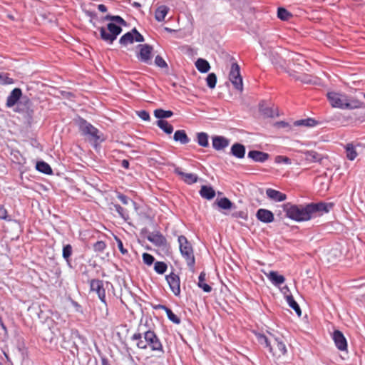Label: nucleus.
I'll return each instance as SVG.
<instances>
[{"mask_svg":"<svg viewBox=\"0 0 365 365\" xmlns=\"http://www.w3.org/2000/svg\"><path fill=\"white\" fill-rule=\"evenodd\" d=\"M277 16L283 21L288 20L292 14L284 8H279L277 11Z\"/></svg>","mask_w":365,"mask_h":365,"instance_id":"nucleus-44","label":"nucleus"},{"mask_svg":"<svg viewBox=\"0 0 365 365\" xmlns=\"http://www.w3.org/2000/svg\"><path fill=\"white\" fill-rule=\"evenodd\" d=\"M133 42H134V35L133 34V31L130 32H128V33L125 34L124 35H123L119 40V43L124 46H126L128 44H131Z\"/></svg>","mask_w":365,"mask_h":365,"instance_id":"nucleus-36","label":"nucleus"},{"mask_svg":"<svg viewBox=\"0 0 365 365\" xmlns=\"http://www.w3.org/2000/svg\"><path fill=\"white\" fill-rule=\"evenodd\" d=\"M138 115L143 120H150V114L146 110L138 111Z\"/></svg>","mask_w":365,"mask_h":365,"instance_id":"nucleus-54","label":"nucleus"},{"mask_svg":"<svg viewBox=\"0 0 365 365\" xmlns=\"http://www.w3.org/2000/svg\"><path fill=\"white\" fill-rule=\"evenodd\" d=\"M178 242L182 256L185 259L187 266L193 269L195 264V259L192 245L186 237L183 235L178 237Z\"/></svg>","mask_w":365,"mask_h":365,"instance_id":"nucleus-4","label":"nucleus"},{"mask_svg":"<svg viewBox=\"0 0 365 365\" xmlns=\"http://www.w3.org/2000/svg\"><path fill=\"white\" fill-rule=\"evenodd\" d=\"M173 112L171 110H165L161 108L155 109L154 110V115L159 120H164V118H168L173 116Z\"/></svg>","mask_w":365,"mask_h":365,"instance_id":"nucleus-35","label":"nucleus"},{"mask_svg":"<svg viewBox=\"0 0 365 365\" xmlns=\"http://www.w3.org/2000/svg\"><path fill=\"white\" fill-rule=\"evenodd\" d=\"M78 125L81 133L88 138L90 140L98 142L101 140L100 131L83 118H80Z\"/></svg>","mask_w":365,"mask_h":365,"instance_id":"nucleus-6","label":"nucleus"},{"mask_svg":"<svg viewBox=\"0 0 365 365\" xmlns=\"http://www.w3.org/2000/svg\"><path fill=\"white\" fill-rule=\"evenodd\" d=\"M98 30L101 39L110 44L113 43L117 36L122 32L121 27L113 23H109L107 28L100 27Z\"/></svg>","mask_w":365,"mask_h":365,"instance_id":"nucleus-5","label":"nucleus"},{"mask_svg":"<svg viewBox=\"0 0 365 365\" xmlns=\"http://www.w3.org/2000/svg\"><path fill=\"white\" fill-rule=\"evenodd\" d=\"M289 76H292L296 81H301L304 83H311L312 81V76L305 73L297 71L296 69H292L289 71Z\"/></svg>","mask_w":365,"mask_h":365,"instance_id":"nucleus-19","label":"nucleus"},{"mask_svg":"<svg viewBox=\"0 0 365 365\" xmlns=\"http://www.w3.org/2000/svg\"><path fill=\"white\" fill-rule=\"evenodd\" d=\"M117 197L120 200V202L124 204V205H127L128 203V200L129 199L128 198L127 196H125V195L122 194V193H120L118 192V195H117Z\"/></svg>","mask_w":365,"mask_h":365,"instance_id":"nucleus-55","label":"nucleus"},{"mask_svg":"<svg viewBox=\"0 0 365 365\" xmlns=\"http://www.w3.org/2000/svg\"><path fill=\"white\" fill-rule=\"evenodd\" d=\"M229 145V140L222 136H215L212 138V146L217 150H220L225 148Z\"/></svg>","mask_w":365,"mask_h":365,"instance_id":"nucleus-20","label":"nucleus"},{"mask_svg":"<svg viewBox=\"0 0 365 365\" xmlns=\"http://www.w3.org/2000/svg\"><path fill=\"white\" fill-rule=\"evenodd\" d=\"M282 207L286 213V217L292 220L302 222L310 220L307 205H297L291 202H287L283 204Z\"/></svg>","mask_w":365,"mask_h":365,"instance_id":"nucleus-3","label":"nucleus"},{"mask_svg":"<svg viewBox=\"0 0 365 365\" xmlns=\"http://www.w3.org/2000/svg\"><path fill=\"white\" fill-rule=\"evenodd\" d=\"M305 160L308 163L320 162L322 160L321 155L314 150L307 151L304 153Z\"/></svg>","mask_w":365,"mask_h":365,"instance_id":"nucleus-30","label":"nucleus"},{"mask_svg":"<svg viewBox=\"0 0 365 365\" xmlns=\"http://www.w3.org/2000/svg\"><path fill=\"white\" fill-rule=\"evenodd\" d=\"M173 139L176 142H180L182 145H185L190 142V138L184 130H176L173 135Z\"/></svg>","mask_w":365,"mask_h":365,"instance_id":"nucleus-26","label":"nucleus"},{"mask_svg":"<svg viewBox=\"0 0 365 365\" xmlns=\"http://www.w3.org/2000/svg\"><path fill=\"white\" fill-rule=\"evenodd\" d=\"M142 257H143V261L144 264H145L148 266L152 265L155 262L154 257L149 253H146V252L143 253L142 255Z\"/></svg>","mask_w":365,"mask_h":365,"instance_id":"nucleus-46","label":"nucleus"},{"mask_svg":"<svg viewBox=\"0 0 365 365\" xmlns=\"http://www.w3.org/2000/svg\"><path fill=\"white\" fill-rule=\"evenodd\" d=\"M274 161L276 163L289 164L291 163L290 159L288 157L283 156V155L276 156Z\"/></svg>","mask_w":365,"mask_h":365,"instance_id":"nucleus-51","label":"nucleus"},{"mask_svg":"<svg viewBox=\"0 0 365 365\" xmlns=\"http://www.w3.org/2000/svg\"><path fill=\"white\" fill-rule=\"evenodd\" d=\"M115 240L117 242L118 248L119 249L121 254L123 255L128 254V250L125 248H124L123 244V242L121 241V240L118 238L117 237H115Z\"/></svg>","mask_w":365,"mask_h":365,"instance_id":"nucleus-52","label":"nucleus"},{"mask_svg":"<svg viewBox=\"0 0 365 365\" xmlns=\"http://www.w3.org/2000/svg\"><path fill=\"white\" fill-rule=\"evenodd\" d=\"M174 173L178 175L182 181L188 185L195 183L198 180L197 175L194 173H185L182 171L181 168L179 167L175 168Z\"/></svg>","mask_w":365,"mask_h":365,"instance_id":"nucleus-15","label":"nucleus"},{"mask_svg":"<svg viewBox=\"0 0 365 365\" xmlns=\"http://www.w3.org/2000/svg\"><path fill=\"white\" fill-rule=\"evenodd\" d=\"M110 210L111 211H115L118 214V215L125 220H127L129 218L128 211L126 209L122 207L118 204H115L112 202L110 205Z\"/></svg>","mask_w":365,"mask_h":365,"instance_id":"nucleus-25","label":"nucleus"},{"mask_svg":"<svg viewBox=\"0 0 365 365\" xmlns=\"http://www.w3.org/2000/svg\"><path fill=\"white\" fill-rule=\"evenodd\" d=\"M168 269V265L165 262L157 261L154 264V270L159 274H164Z\"/></svg>","mask_w":365,"mask_h":365,"instance_id":"nucleus-40","label":"nucleus"},{"mask_svg":"<svg viewBox=\"0 0 365 365\" xmlns=\"http://www.w3.org/2000/svg\"><path fill=\"white\" fill-rule=\"evenodd\" d=\"M106 19H110V20L114 21L115 22H116L120 25H123V26H125L126 24L125 21L123 18H121L120 16L108 15V16H106Z\"/></svg>","mask_w":365,"mask_h":365,"instance_id":"nucleus-47","label":"nucleus"},{"mask_svg":"<svg viewBox=\"0 0 365 365\" xmlns=\"http://www.w3.org/2000/svg\"><path fill=\"white\" fill-rule=\"evenodd\" d=\"M200 195L205 199L211 200L215 197V191L210 186L202 185L200 190Z\"/></svg>","mask_w":365,"mask_h":365,"instance_id":"nucleus-27","label":"nucleus"},{"mask_svg":"<svg viewBox=\"0 0 365 365\" xmlns=\"http://www.w3.org/2000/svg\"><path fill=\"white\" fill-rule=\"evenodd\" d=\"M22 96V91L20 88H16L10 93L6 100V106L8 108L13 107L20 99Z\"/></svg>","mask_w":365,"mask_h":365,"instance_id":"nucleus-18","label":"nucleus"},{"mask_svg":"<svg viewBox=\"0 0 365 365\" xmlns=\"http://www.w3.org/2000/svg\"><path fill=\"white\" fill-rule=\"evenodd\" d=\"M106 247L103 241H98L93 245V249L96 252H102Z\"/></svg>","mask_w":365,"mask_h":365,"instance_id":"nucleus-48","label":"nucleus"},{"mask_svg":"<svg viewBox=\"0 0 365 365\" xmlns=\"http://www.w3.org/2000/svg\"><path fill=\"white\" fill-rule=\"evenodd\" d=\"M361 145L359 143L352 142L347 143L344 148L345 149L346 157L349 160H354L359 152L361 150Z\"/></svg>","mask_w":365,"mask_h":365,"instance_id":"nucleus-11","label":"nucleus"},{"mask_svg":"<svg viewBox=\"0 0 365 365\" xmlns=\"http://www.w3.org/2000/svg\"><path fill=\"white\" fill-rule=\"evenodd\" d=\"M344 351H347V341L344 336Z\"/></svg>","mask_w":365,"mask_h":365,"instance_id":"nucleus-62","label":"nucleus"},{"mask_svg":"<svg viewBox=\"0 0 365 365\" xmlns=\"http://www.w3.org/2000/svg\"><path fill=\"white\" fill-rule=\"evenodd\" d=\"M121 165L124 168L128 169L129 168V162L127 160H123Z\"/></svg>","mask_w":365,"mask_h":365,"instance_id":"nucleus-60","label":"nucleus"},{"mask_svg":"<svg viewBox=\"0 0 365 365\" xmlns=\"http://www.w3.org/2000/svg\"><path fill=\"white\" fill-rule=\"evenodd\" d=\"M2 83H4L5 84H12V83H14V80L12 78H9V76H7L6 75H4Z\"/></svg>","mask_w":365,"mask_h":365,"instance_id":"nucleus-57","label":"nucleus"},{"mask_svg":"<svg viewBox=\"0 0 365 365\" xmlns=\"http://www.w3.org/2000/svg\"><path fill=\"white\" fill-rule=\"evenodd\" d=\"M231 154L235 157L242 159L245 155V147L240 143H235L231 147Z\"/></svg>","mask_w":365,"mask_h":365,"instance_id":"nucleus-22","label":"nucleus"},{"mask_svg":"<svg viewBox=\"0 0 365 365\" xmlns=\"http://www.w3.org/2000/svg\"><path fill=\"white\" fill-rule=\"evenodd\" d=\"M168 11H169V9L168 8V6H166L165 5H162L158 7V9H156L155 13V19L158 21H164L166 15L168 14Z\"/></svg>","mask_w":365,"mask_h":365,"instance_id":"nucleus-29","label":"nucleus"},{"mask_svg":"<svg viewBox=\"0 0 365 365\" xmlns=\"http://www.w3.org/2000/svg\"><path fill=\"white\" fill-rule=\"evenodd\" d=\"M133 34L134 35V41L136 42H143L144 41L143 36L136 30V29H133Z\"/></svg>","mask_w":365,"mask_h":365,"instance_id":"nucleus-53","label":"nucleus"},{"mask_svg":"<svg viewBox=\"0 0 365 365\" xmlns=\"http://www.w3.org/2000/svg\"><path fill=\"white\" fill-rule=\"evenodd\" d=\"M256 217L259 221L264 223H270L274 221L273 213L267 209H259L257 212Z\"/></svg>","mask_w":365,"mask_h":365,"instance_id":"nucleus-17","label":"nucleus"},{"mask_svg":"<svg viewBox=\"0 0 365 365\" xmlns=\"http://www.w3.org/2000/svg\"><path fill=\"white\" fill-rule=\"evenodd\" d=\"M327 100L333 108H342V95L339 92L329 91L327 93Z\"/></svg>","mask_w":365,"mask_h":365,"instance_id":"nucleus-14","label":"nucleus"},{"mask_svg":"<svg viewBox=\"0 0 365 365\" xmlns=\"http://www.w3.org/2000/svg\"><path fill=\"white\" fill-rule=\"evenodd\" d=\"M101 364L102 365H111L106 359H102Z\"/></svg>","mask_w":365,"mask_h":365,"instance_id":"nucleus-61","label":"nucleus"},{"mask_svg":"<svg viewBox=\"0 0 365 365\" xmlns=\"http://www.w3.org/2000/svg\"><path fill=\"white\" fill-rule=\"evenodd\" d=\"M165 279L170 287V290L175 296H180V279L178 274L172 272L165 276Z\"/></svg>","mask_w":365,"mask_h":365,"instance_id":"nucleus-9","label":"nucleus"},{"mask_svg":"<svg viewBox=\"0 0 365 365\" xmlns=\"http://www.w3.org/2000/svg\"><path fill=\"white\" fill-rule=\"evenodd\" d=\"M205 277L206 274L204 272H202L198 277V283L197 285L200 288H201L205 292H210L212 291V287L205 283Z\"/></svg>","mask_w":365,"mask_h":365,"instance_id":"nucleus-32","label":"nucleus"},{"mask_svg":"<svg viewBox=\"0 0 365 365\" xmlns=\"http://www.w3.org/2000/svg\"><path fill=\"white\" fill-rule=\"evenodd\" d=\"M255 335L257 341L268 348L269 352L274 360H278L287 354L286 344L282 339L274 336L269 339L260 333H257Z\"/></svg>","mask_w":365,"mask_h":365,"instance_id":"nucleus-2","label":"nucleus"},{"mask_svg":"<svg viewBox=\"0 0 365 365\" xmlns=\"http://www.w3.org/2000/svg\"><path fill=\"white\" fill-rule=\"evenodd\" d=\"M307 205L311 219L329 212L333 208L334 203L319 202L317 203H310Z\"/></svg>","mask_w":365,"mask_h":365,"instance_id":"nucleus-7","label":"nucleus"},{"mask_svg":"<svg viewBox=\"0 0 365 365\" xmlns=\"http://www.w3.org/2000/svg\"><path fill=\"white\" fill-rule=\"evenodd\" d=\"M268 279L275 286H279L285 282V278L283 275H280L276 271H271L267 274Z\"/></svg>","mask_w":365,"mask_h":365,"instance_id":"nucleus-23","label":"nucleus"},{"mask_svg":"<svg viewBox=\"0 0 365 365\" xmlns=\"http://www.w3.org/2000/svg\"><path fill=\"white\" fill-rule=\"evenodd\" d=\"M133 6L134 7L139 8V7H140V6H141V4H140V3H138V2H134V3L133 4Z\"/></svg>","mask_w":365,"mask_h":365,"instance_id":"nucleus-63","label":"nucleus"},{"mask_svg":"<svg viewBox=\"0 0 365 365\" xmlns=\"http://www.w3.org/2000/svg\"><path fill=\"white\" fill-rule=\"evenodd\" d=\"M131 340L136 342L138 349H149L155 354L153 356L160 357L164 354L163 344L154 331L149 329L143 332H136L132 335Z\"/></svg>","mask_w":365,"mask_h":365,"instance_id":"nucleus-1","label":"nucleus"},{"mask_svg":"<svg viewBox=\"0 0 365 365\" xmlns=\"http://www.w3.org/2000/svg\"><path fill=\"white\" fill-rule=\"evenodd\" d=\"M333 339L337 348L342 350V332L339 330H335L333 333Z\"/></svg>","mask_w":365,"mask_h":365,"instance_id":"nucleus-41","label":"nucleus"},{"mask_svg":"<svg viewBox=\"0 0 365 365\" xmlns=\"http://www.w3.org/2000/svg\"><path fill=\"white\" fill-rule=\"evenodd\" d=\"M98 9L100 11L104 13V12H106L107 11V8L105 5L103 4H99L98 6Z\"/></svg>","mask_w":365,"mask_h":365,"instance_id":"nucleus-59","label":"nucleus"},{"mask_svg":"<svg viewBox=\"0 0 365 365\" xmlns=\"http://www.w3.org/2000/svg\"><path fill=\"white\" fill-rule=\"evenodd\" d=\"M318 125V122L313 118H306L298 120L294 122L295 126L314 127Z\"/></svg>","mask_w":365,"mask_h":365,"instance_id":"nucleus-31","label":"nucleus"},{"mask_svg":"<svg viewBox=\"0 0 365 365\" xmlns=\"http://www.w3.org/2000/svg\"><path fill=\"white\" fill-rule=\"evenodd\" d=\"M232 215L235 218H241L245 220H247L248 218L247 212L242 210L235 212L232 214Z\"/></svg>","mask_w":365,"mask_h":365,"instance_id":"nucleus-50","label":"nucleus"},{"mask_svg":"<svg viewBox=\"0 0 365 365\" xmlns=\"http://www.w3.org/2000/svg\"><path fill=\"white\" fill-rule=\"evenodd\" d=\"M364 107L365 103L364 102L355 98L347 99L346 102L344 103V108L356 109Z\"/></svg>","mask_w":365,"mask_h":365,"instance_id":"nucleus-24","label":"nucleus"},{"mask_svg":"<svg viewBox=\"0 0 365 365\" xmlns=\"http://www.w3.org/2000/svg\"><path fill=\"white\" fill-rule=\"evenodd\" d=\"M229 79L236 90L240 92L243 91V81L240 74V66L236 62L232 63L231 65Z\"/></svg>","mask_w":365,"mask_h":365,"instance_id":"nucleus-8","label":"nucleus"},{"mask_svg":"<svg viewBox=\"0 0 365 365\" xmlns=\"http://www.w3.org/2000/svg\"><path fill=\"white\" fill-rule=\"evenodd\" d=\"M7 217L6 210L1 205H0V220H5Z\"/></svg>","mask_w":365,"mask_h":365,"instance_id":"nucleus-56","label":"nucleus"},{"mask_svg":"<svg viewBox=\"0 0 365 365\" xmlns=\"http://www.w3.org/2000/svg\"><path fill=\"white\" fill-rule=\"evenodd\" d=\"M155 63L160 68H168L167 63L160 56H157L155 57Z\"/></svg>","mask_w":365,"mask_h":365,"instance_id":"nucleus-49","label":"nucleus"},{"mask_svg":"<svg viewBox=\"0 0 365 365\" xmlns=\"http://www.w3.org/2000/svg\"><path fill=\"white\" fill-rule=\"evenodd\" d=\"M4 75L0 74V81L2 82L4 79Z\"/></svg>","mask_w":365,"mask_h":365,"instance_id":"nucleus-64","label":"nucleus"},{"mask_svg":"<svg viewBox=\"0 0 365 365\" xmlns=\"http://www.w3.org/2000/svg\"><path fill=\"white\" fill-rule=\"evenodd\" d=\"M73 252V248L71 245H66L63 247V257L68 261Z\"/></svg>","mask_w":365,"mask_h":365,"instance_id":"nucleus-45","label":"nucleus"},{"mask_svg":"<svg viewBox=\"0 0 365 365\" xmlns=\"http://www.w3.org/2000/svg\"><path fill=\"white\" fill-rule=\"evenodd\" d=\"M197 141L199 145L202 147H207L208 143V135L205 133H198L197 135Z\"/></svg>","mask_w":365,"mask_h":365,"instance_id":"nucleus-39","label":"nucleus"},{"mask_svg":"<svg viewBox=\"0 0 365 365\" xmlns=\"http://www.w3.org/2000/svg\"><path fill=\"white\" fill-rule=\"evenodd\" d=\"M160 308L164 309L167 314L168 318L173 323L178 324L180 323V318L175 315L173 311L164 305H160Z\"/></svg>","mask_w":365,"mask_h":365,"instance_id":"nucleus-37","label":"nucleus"},{"mask_svg":"<svg viewBox=\"0 0 365 365\" xmlns=\"http://www.w3.org/2000/svg\"><path fill=\"white\" fill-rule=\"evenodd\" d=\"M138 47L140 48V51L137 55L138 58L145 63H150L153 47L148 44H140Z\"/></svg>","mask_w":365,"mask_h":365,"instance_id":"nucleus-12","label":"nucleus"},{"mask_svg":"<svg viewBox=\"0 0 365 365\" xmlns=\"http://www.w3.org/2000/svg\"><path fill=\"white\" fill-rule=\"evenodd\" d=\"M287 302L289 306L292 308L295 312L297 313L298 317L302 315V310L298 304V303L294 300L292 295H287L286 296Z\"/></svg>","mask_w":365,"mask_h":365,"instance_id":"nucleus-33","label":"nucleus"},{"mask_svg":"<svg viewBox=\"0 0 365 365\" xmlns=\"http://www.w3.org/2000/svg\"><path fill=\"white\" fill-rule=\"evenodd\" d=\"M36 168L37 170L44 174H51L52 169L51 166L46 162L41 161L36 163Z\"/></svg>","mask_w":365,"mask_h":365,"instance_id":"nucleus-38","label":"nucleus"},{"mask_svg":"<svg viewBox=\"0 0 365 365\" xmlns=\"http://www.w3.org/2000/svg\"><path fill=\"white\" fill-rule=\"evenodd\" d=\"M91 292H96L100 300L106 304V290L103 287V282L100 279H91L89 282Z\"/></svg>","mask_w":365,"mask_h":365,"instance_id":"nucleus-10","label":"nucleus"},{"mask_svg":"<svg viewBox=\"0 0 365 365\" xmlns=\"http://www.w3.org/2000/svg\"><path fill=\"white\" fill-rule=\"evenodd\" d=\"M157 125L162 129L166 134H171L173 131V126L165 120H158Z\"/></svg>","mask_w":365,"mask_h":365,"instance_id":"nucleus-34","label":"nucleus"},{"mask_svg":"<svg viewBox=\"0 0 365 365\" xmlns=\"http://www.w3.org/2000/svg\"><path fill=\"white\" fill-rule=\"evenodd\" d=\"M217 205L222 209L228 210L232 207V203L228 198L223 197L217 201Z\"/></svg>","mask_w":365,"mask_h":365,"instance_id":"nucleus-42","label":"nucleus"},{"mask_svg":"<svg viewBox=\"0 0 365 365\" xmlns=\"http://www.w3.org/2000/svg\"><path fill=\"white\" fill-rule=\"evenodd\" d=\"M248 157L255 162L263 163L269 158V154L262 151L251 150L248 153Z\"/></svg>","mask_w":365,"mask_h":365,"instance_id":"nucleus-21","label":"nucleus"},{"mask_svg":"<svg viewBox=\"0 0 365 365\" xmlns=\"http://www.w3.org/2000/svg\"><path fill=\"white\" fill-rule=\"evenodd\" d=\"M195 67L200 73H207L210 69V65L209 62L203 58H198L195 61Z\"/></svg>","mask_w":365,"mask_h":365,"instance_id":"nucleus-28","label":"nucleus"},{"mask_svg":"<svg viewBox=\"0 0 365 365\" xmlns=\"http://www.w3.org/2000/svg\"><path fill=\"white\" fill-rule=\"evenodd\" d=\"M148 241L157 247H164L167 245L166 238L160 232H152L147 236Z\"/></svg>","mask_w":365,"mask_h":365,"instance_id":"nucleus-13","label":"nucleus"},{"mask_svg":"<svg viewBox=\"0 0 365 365\" xmlns=\"http://www.w3.org/2000/svg\"><path fill=\"white\" fill-rule=\"evenodd\" d=\"M266 195L269 200L274 202H283L287 197L285 193L272 188H267L266 190Z\"/></svg>","mask_w":365,"mask_h":365,"instance_id":"nucleus-16","label":"nucleus"},{"mask_svg":"<svg viewBox=\"0 0 365 365\" xmlns=\"http://www.w3.org/2000/svg\"><path fill=\"white\" fill-rule=\"evenodd\" d=\"M276 125L279 128H285L289 125V124L284 121H279L276 123Z\"/></svg>","mask_w":365,"mask_h":365,"instance_id":"nucleus-58","label":"nucleus"},{"mask_svg":"<svg viewBox=\"0 0 365 365\" xmlns=\"http://www.w3.org/2000/svg\"><path fill=\"white\" fill-rule=\"evenodd\" d=\"M207 85L210 88H214L217 83V76L214 73L208 74L206 78Z\"/></svg>","mask_w":365,"mask_h":365,"instance_id":"nucleus-43","label":"nucleus"}]
</instances>
